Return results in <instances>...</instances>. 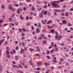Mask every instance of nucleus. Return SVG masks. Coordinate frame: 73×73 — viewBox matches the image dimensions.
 Instances as JSON below:
<instances>
[{"mask_svg":"<svg viewBox=\"0 0 73 73\" xmlns=\"http://www.w3.org/2000/svg\"><path fill=\"white\" fill-rule=\"evenodd\" d=\"M60 61L61 62H62L64 61V58H60Z\"/></svg>","mask_w":73,"mask_h":73,"instance_id":"nucleus-7","label":"nucleus"},{"mask_svg":"<svg viewBox=\"0 0 73 73\" xmlns=\"http://www.w3.org/2000/svg\"><path fill=\"white\" fill-rule=\"evenodd\" d=\"M8 44L7 41H6L5 42V45H7Z\"/></svg>","mask_w":73,"mask_h":73,"instance_id":"nucleus-33","label":"nucleus"},{"mask_svg":"<svg viewBox=\"0 0 73 73\" xmlns=\"http://www.w3.org/2000/svg\"><path fill=\"white\" fill-rule=\"evenodd\" d=\"M66 16H68V12H66Z\"/></svg>","mask_w":73,"mask_h":73,"instance_id":"nucleus-38","label":"nucleus"},{"mask_svg":"<svg viewBox=\"0 0 73 73\" xmlns=\"http://www.w3.org/2000/svg\"><path fill=\"white\" fill-rule=\"evenodd\" d=\"M42 42L44 44H46V43L47 42V41L46 40H43Z\"/></svg>","mask_w":73,"mask_h":73,"instance_id":"nucleus-5","label":"nucleus"},{"mask_svg":"<svg viewBox=\"0 0 73 73\" xmlns=\"http://www.w3.org/2000/svg\"><path fill=\"white\" fill-rule=\"evenodd\" d=\"M17 12L18 14H20V11L18 9L17 10Z\"/></svg>","mask_w":73,"mask_h":73,"instance_id":"nucleus-30","label":"nucleus"},{"mask_svg":"<svg viewBox=\"0 0 73 73\" xmlns=\"http://www.w3.org/2000/svg\"><path fill=\"white\" fill-rule=\"evenodd\" d=\"M19 31L21 32L22 31H21V29H19Z\"/></svg>","mask_w":73,"mask_h":73,"instance_id":"nucleus-51","label":"nucleus"},{"mask_svg":"<svg viewBox=\"0 0 73 73\" xmlns=\"http://www.w3.org/2000/svg\"><path fill=\"white\" fill-rule=\"evenodd\" d=\"M39 16L41 18H42V13H40V14H39Z\"/></svg>","mask_w":73,"mask_h":73,"instance_id":"nucleus-9","label":"nucleus"},{"mask_svg":"<svg viewBox=\"0 0 73 73\" xmlns=\"http://www.w3.org/2000/svg\"><path fill=\"white\" fill-rule=\"evenodd\" d=\"M22 31H23L24 32H25V29L24 28H23L22 29Z\"/></svg>","mask_w":73,"mask_h":73,"instance_id":"nucleus-21","label":"nucleus"},{"mask_svg":"<svg viewBox=\"0 0 73 73\" xmlns=\"http://www.w3.org/2000/svg\"><path fill=\"white\" fill-rule=\"evenodd\" d=\"M55 11H56V12H60V11L59 10L55 9Z\"/></svg>","mask_w":73,"mask_h":73,"instance_id":"nucleus-14","label":"nucleus"},{"mask_svg":"<svg viewBox=\"0 0 73 73\" xmlns=\"http://www.w3.org/2000/svg\"><path fill=\"white\" fill-rule=\"evenodd\" d=\"M15 24H16V25H19V23H18L17 22L15 23Z\"/></svg>","mask_w":73,"mask_h":73,"instance_id":"nucleus-64","label":"nucleus"},{"mask_svg":"<svg viewBox=\"0 0 73 73\" xmlns=\"http://www.w3.org/2000/svg\"><path fill=\"white\" fill-rule=\"evenodd\" d=\"M30 24V22H27V26H28Z\"/></svg>","mask_w":73,"mask_h":73,"instance_id":"nucleus-10","label":"nucleus"},{"mask_svg":"<svg viewBox=\"0 0 73 73\" xmlns=\"http://www.w3.org/2000/svg\"><path fill=\"white\" fill-rule=\"evenodd\" d=\"M53 62H57V61L56 60H53Z\"/></svg>","mask_w":73,"mask_h":73,"instance_id":"nucleus-42","label":"nucleus"},{"mask_svg":"<svg viewBox=\"0 0 73 73\" xmlns=\"http://www.w3.org/2000/svg\"><path fill=\"white\" fill-rule=\"evenodd\" d=\"M13 66L14 67V68H16V66H17L15 65H13Z\"/></svg>","mask_w":73,"mask_h":73,"instance_id":"nucleus-49","label":"nucleus"},{"mask_svg":"<svg viewBox=\"0 0 73 73\" xmlns=\"http://www.w3.org/2000/svg\"><path fill=\"white\" fill-rule=\"evenodd\" d=\"M38 27L40 28L41 27V24L40 23H38Z\"/></svg>","mask_w":73,"mask_h":73,"instance_id":"nucleus-37","label":"nucleus"},{"mask_svg":"<svg viewBox=\"0 0 73 73\" xmlns=\"http://www.w3.org/2000/svg\"><path fill=\"white\" fill-rule=\"evenodd\" d=\"M45 12H44V15H46V13H47V12H46V11H45Z\"/></svg>","mask_w":73,"mask_h":73,"instance_id":"nucleus-31","label":"nucleus"},{"mask_svg":"<svg viewBox=\"0 0 73 73\" xmlns=\"http://www.w3.org/2000/svg\"><path fill=\"white\" fill-rule=\"evenodd\" d=\"M26 1L27 3H29V2H31V0H26Z\"/></svg>","mask_w":73,"mask_h":73,"instance_id":"nucleus-39","label":"nucleus"},{"mask_svg":"<svg viewBox=\"0 0 73 73\" xmlns=\"http://www.w3.org/2000/svg\"><path fill=\"white\" fill-rule=\"evenodd\" d=\"M41 39H42L41 37H39L38 38V40H41Z\"/></svg>","mask_w":73,"mask_h":73,"instance_id":"nucleus-17","label":"nucleus"},{"mask_svg":"<svg viewBox=\"0 0 73 73\" xmlns=\"http://www.w3.org/2000/svg\"><path fill=\"white\" fill-rule=\"evenodd\" d=\"M21 35L22 36H25V33H22Z\"/></svg>","mask_w":73,"mask_h":73,"instance_id":"nucleus-43","label":"nucleus"},{"mask_svg":"<svg viewBox=\"0 0 73 73\" xmlns=\"http://www.w3.org/2000/svg\"><path fill=\"white\" fill-rule=\"evenodd\" d=\"M56 35H55V38L57 39V36H58V35H57V33H56Z\"/></svg>","mask_w":73,"mask_h":73,"instance_id":"nucleus-27","label":"nucleus"},{"mask_svg":"<svg viewBox=\"0 0 73 73\" xmlns=\"http://www.w3.org/2000/svg\"><path fill=\"white\" fill-rule=\"evenodd\" d=\"M19 57V56H15V59L16 60H17V58H18Z\"/></svg>","mask_w":73,"mask_h":73,"instance_id":"nucleus-19","label":"nucleus"},{"mask_svg":"<svg viewBox=\"0 0 73 73\" xmlns=\"http://www.w3.org/2000/svg\"><path fill=\"white\" fill-rule=\"evenodd\" d=\"M32 29V30H34V27L32 26L31 27Z\"/></svg>","mask_w":73,"mask_h":73,"instance_id":"nucleus-53","label":"nucleus"},{"mask_svg":"<svg viewBox=\"0 0 73 73\" xmlns=\"http://www.w3.org/2000/svg\"><path fill=\"white\" fill-rule=\"evenodd\" d=\"M52 21L51 20L50 21H48L47 23V24H49L50 23H52Z\"/></svg>","mask_w":73,"mask_h":73,"instance_id":"nucleus-8","label":"nucleus"},{"mask_svg":"<svg viewBox=\"0 0 73 73\" xmlns=\"http://www.w3.org/2000/svg\"><path fill=\"white\" fill-rule=\"evenodd\" d=\"M29 18V17H28V16L26 17V19L27 20H28Z\"/></svg>","mask_w":73,"mask_h":73,"instance_id":"nucleus-48","label":"nucleus"},{"mask_svg":"<svg viewBox=\"0 0 73 73\" xmlns=\"http://www.w3.org/2000/svg\"><path fill=\"white\" fill-rule=\"evenodd\" d=\"M70 32H71V31H70V30H68L67 31V32L68 33Z\"/></svg>","mask_w":73,"mask_h":73,"instance_id":"nucleus-41","label":"nucleus"},{"mask_svg":"<svg viewBox=\"0 0 73 73\" xmlns=\"http://www.w3.org/2000/svg\"><path fill=\"white\" fill-rule=\"evenodd\" d=\"M9 50V46H7L6 47V50Z\"/></svg>","mask_w":73,"mask_h":73,"instance_id":"nucleus-16","label":"nucleus"},{"mask_svg":"<svg viewBox=\"0 0 73 73\" xmlns=\"http://www.w3.org/2000/svg\"><path fill=\"white\" fill-rule=\"evenodd\" d=\"M24 50L25 51H27V47H25L24 48Z\"/></svg>","mask_w":73,"mask_h":73,"instance_id":"nucleus-56","label":"nucleus"},{"mask_svg":"<svg viewBox=\"0 0 73 73\" xmlns=\"http://www.w3.org/2000/svg\"><path fill=\"white\" fill-rule=\"evenodd\" d=\"M13 53H15V50H13Z\"/></svg>","mask_w":73,"mask_h":73,"instance_id":"nucleus-47","label":"nucleus"},{"mask_svg":"<svg viewBox=\"0 0 73 73\" xmlns=\"http://www.w3.org/2000/svg\"><path fill=\"white\" fill-rule=\"evenodd\" d=\"M36 32L37 33H39V32H40V31H39V29H36Z\"/></svg>","mask_w":73,"mask_h":73,"instance_id":"nucleus-12","label":"nucleus"},{"mask_svg":"<svg viewBox=\"0 0 73 73\" xmlns=\"http://www.w3.org/2000/svg\"><path fill=\"white\" fill-rule=\"evenodd\" d=\"M44 8H47V6L46 5H45L44 6Z\"/></svg>","mask_w":73,"mask_h":73,"instance_id":"nucleus-46","label":"nucleus"},{"mask_svg":"<svg viewBox=\"0 0 73 73\" xmlns=\"http://www.w3.org/2000/svg\"><path fill=\"white\" fill-rule=\"evenodd\" d=\"M0 70L1 71L2 70V66H0Z\"/></svg>","mask_w":73,"mask_h":73,"instance_id":"nucleus-25","label":"nucleus"},{"mask_svg":"<svg viewBox=\"0 0 73 73\" xmlns=\"http://www.w3.org/2000/svg\"><path fill=\"white\" fill-rule=\"evenodd\" d=\"M26 8L25 7H24L23 8V10H24V11H26Z\"/></svg>","mask_w":73,"mask_h":73,"instance_id":"nucleus-55","label":"nucleus"},{"mask_svg":"<svg viewBox=\"0 0 73 73\" xmlns=\"http://www.w3.org/2000/svg\"><path fill=\"white\" fill-rule=\"evenodd\" d=\"M9 20L10 21H12V19L11 18H10L9 19Z\"/></svg>","mask_w":73,"mask_h":73,"instance_id":"nucleus-59","label":"nucleus"},{"mask_svg":"<svg viewBox=\"0 0 73 73\" xmlns=\"http://www.w3.org/2000/svg\"><path fill=\"white\" fill-rule=\"evenodd\" d=\"M34 25L35 26H36V27H37V24L36 23H35V24H34Z\"/></svg>","mask_w":73,"mask_h":73,"instance_id":"nucleus-57","label":"nucleus"},{"mask_svg":"<svg viewBox=\"0 0 73 73\" xmlns=\"http://www.w3.org/2000/svg\"><path fill=\"white\" fill-rule=\"evenodd\" d=\"M36 69L37 70H39V71H40V68H37Z\"/></svg>","mask_w":73,"mask_h":73,"instance_id":"nucleus-32","label":"nucleus"},{"mask_svg":"<svg viewBox=\"0 0 73 73\" xmlns=\"http://www.w3.org/2000/svg\"><path fill=\"white\" fill-rule=\"evenodd\" d=\"M68 25L69 26V27H70V26L72 25L70 23H68Z\"/></svg>","mask_w":73,"mask_h":73,"instance_id":"nucleus-28","label":"nucleus"},{"mask_svg":"<svg viewBox=\"0 0 73 73\" xmlns=\"http://www.w3.org/2000/svg\"><path fill=\"white\" fill-rule=\"evenodd\" d=\"M42 69L43 71H44V70H45V68H42Z\"/></svg>","mask_w":73,"mask_h":73,"instance_id":"nucleus-60","label":"nucleus"},{"mask_svg":"<svg viewBox=\"0 0 73 73\" xmlns=\"http://www.w3.org/2000/svg\"><path fill=\"white\" fill-rule=\"evenodd\" d=\"M61 46H64V43H61Z\"/></svg>","mask_w":73,"mask_h":73,"instance_id":"nucleus-34","label":"nucleus"},{"mask_svg":"<svg viewBox=\"0 0 73 73\" xmlns=\"http://www.w3.org/2000/svg\"><path fill=\"white\" fill-rule=\"evenodd\" d=\"M47 58H48V59H50V56H47Z\"/></svg>","mask_w":73,"mask_h":73,"instance_id":"nucleus-50","label":"nucleus"},{"mask_svg":"<svg viewBox=\"0 0 73 73\" xmlns=\"http://www.w3.org/2000/svg\"><path fill=\"white\" fill-rule=\"evenodd\" d=\"M18 10L19 11H23V9H21L19 8Z\"/></svg>","mask_w":73,"mask_h":73,"instance_id":"nucleus-26","label":"nucleus"},{"mask_svg":"<svg viewBox=\"0 0 73 73\" xmlns=\"http://www.w3.org/2000/svg\"><path fill=\"white\" fill-rule=\"evenodd\" d=\"M50 4L55 8H58L59 7V5H58V4L54 2H51L50 3Z\"/></svg>","mask_w":73,"mask_h":73,"instance_id":"nucleus-1","label":"nucleus"},{"mask_svg":"<svg viewBox=\"0 0 73 73\" xmlns=\"http://www.w3.org/2000/svg\"><path fill=\"white\" fill-rule=\"evenodd\" d=\"M24 49L23 48H21V52H24Z\"/></svg>","mask_w":73,"mask_h":73,"instance_id":"nucleus-29","label":"nucleus"},{"mask_svg":"<svg viewBox=\"0 0 73 73\" xmlns=\"http://www.w3.org/2000/svg\"><path fill=\"white\" fill-rule=\"evenodd\" d=\"M51 31L52 33H54V29H52L51 30Z\"/></svg>","mask_w":73,"mask_h":73,"instance_id":"nucleus-23","label":"nucleus"},{"mask_svg":"<svg viewBox=\"0 0 73 73\" xmlns=\"http://www.w3.org/2000/svg\"><path fill=\"white\" fill-rule=\"evenodd\" d=\"M18 72H19V73H23V72L21 71L20 70H18Z\"/></svg>","mask_w":73,"mask_h":73,"instance_id":"nucleus-18","label":"nucleus"},{"mask_svg":"<svg viewBox=\"0 0 73 73\" xmlns=\"http://www.w3.org/2000/svg\"><path fill=\"white\" fill-rule=\"evenodd\" d=\"M16 68H18V69H19V68H20V67H19V66H16Z\"/></svg>","mask_w":73,"mask_h":73,"instance_id":"nucleus-58","label":"nucleus"},{"mask_svg":"<svg viewBox=\"0 0 73 73\" xmlns=\"http://www.w3.org/2000/svg\"><path fill=\"white\" fill-rule=\"evenodd\" d=\"M36 73H40V71L38 72V71H36Z\"/></svg>","mask_w":73,"mask_h":73,"instance_id":"nucleus-62","label":"nucleus"},{"mask_svg":"<svg viewBox=\"0 0 73 73\" xmlns=\"http://www.w3.org/2000/svg\"><path fill=\"white\" fill-rule=\"evenodd\" d=\"M30 50L31 51V52H33V49H31Z\"/></svg>","mask_w":73,"mask_h":73,"instance_id":"nucleus-63","label":"nucleus"},{"mask_svg":"<svg viewBox=\"0 0 73 73\" xmlns=\"http://www.w3.org/2000/svg\"><path fill=\"white\" fill-rule=\"evenodd\" d=\"M9 9H11V11H15V9H14L13 8H12V7H9Z\"/></svg>","mask_w":73,"mask_h":73,"instance_id":"nucleus-4","label":"nucleus"},{"mask_svg":"<svg viewBox=\"0 0 73 73\" xmlns=\"http://www.w3.org/2000/svg\"><path fill=\"white\" fill-rule=\"evenodd\" d=\"M41 22L43 24H45V22L43 20Z\"/></svg>","mask_w":73,"mask_h":73,"instance_id":"nucleus-20","label":"nucleus"},{"mask_svg":"<svg viewBox=\"0 0 73 73\" xmlns=\"http://www.w3.org/2000/svg\"><path fill=\"white\" fill-rule=\"evenodd\" d=\"M65 10L64 9H61V11L62 12H65Z\"/></svg>","mask_w":73,"mask_h":73,"instance_id":"nucleus-35","label":"nucleus"},{"mask_svg":"<svg viewBox=\"0 0 73 73\" xmlns=\"http://www.w3.org/2000/svg\"><path fill=\"white\" fill-rule=\"evenodd\" d=\"M47 53L48 54H50V53H49V51L48 50L47 52Z\"/></svg>","mask_w":73,"mask_h":73,"instance_id":"nucleus-44","label":"nucleus"},{"mask_svg":"<svg viewBox=\"0 0 73 73\" xmlns=\"http://www.w3.org/2000/svg\"><path fill=\"white\" fill-rule=\"evenodd\" d=\"M4 41H5V39H3L1 40V42H0V46H1V45L2 44L3 42H4Z\"/></svg>","mask_w":73,"mask_h":73,"instance_id":"nucleus-2","label":"nucleus"},{"mask_svg":"<svg viewBox=\"0 0 73 73\" xmlns=\"http://www.w3.org/2000/svg\"><path fill=\"white\" fill-rule=\"evenodd\" d=\"M6 53H7V54H9V52L8 50H6Z\"/></svg>","mask_w":73,"mask_h":73,"instance_id":"nucleus-11","label":"nucleus"},{"mask_svg":"<svg viewBox=\"0 0 73 73\" xmlns=\"http://www.w3.org/2000/svg\"><path fill=\"white\" fill-rule=\"evenodd\" d=\"M35 9L34 7H32L31 8V10H32V11H35Z\"/></svg>","mask_w":73,"mask_h":73,"instance_id":"nucleus-40","label":"nucleus"},{"mask_svg":"<svg viewBox=\"0 0 73 73\" xmlns=\"http://www.w3.org/2000/svg\"><path fill=\"white\" fill-rule=\"evenodd\" d=\"M60 2H63V1H64V0H60Z\"/></svg>","mask_w":73,"mask_h":73,"instance_id":"nucleus-61","label":"nucleus"},{"mask_svg":"<svg viewBox=\"0 0 73 73\" xmlns=\"http://www.w3.org/2000/svg\"><path fill=\"white\" fill-rule=\"evenodd\" d=\"M7 56L8 58H9L10 56H9V54H7Z\"/></svg>","mask_w":73,"mask_h":73,"instance_id":"nucleus-36","label":"nucleus"},{"mask_svg":"<svg viewBox=\"0 0 73 73\" xmlns=\"http://www.w3.org/2000/svg\"><path fill=\"white\" fill-rule=\"evenodd\" d=\"M62 37V36L61 35H59L58 36V40H60V39H61V38Z\"/></svg>","mask_w":73,"mask_h":73,"instance_id":"nucleus-6","label":"nucleus"},{"mask_svg":"<svg viewBox=\"0 0 73 73\" xmlns=\"http://www.w3.org/2000/svg\"><path fill=\"white\" fill-rule=\"evenodd\" d=\"M62 21L63 24H66V20H63Z\"/></svg>","mask_w":73,"mask_h":73,"instance_id":"nucleus-3","label":"nucleus"},{"mask_svg":"<svg viewBox=\"0 0 73 73\" xmlns=\"http://www.w3.org/2000/svg\"><path fill=\"white\" fill-rule=\"evenodd\" d=\"M2 21H3V19L0 20V24H1L2 23Z\"/></svg>","mask_w":73,"mask_h":73,"instance_id":"nucleus-52","label":"nucleus"},{"mask_svg":"<svg viewBox=\"0 0 73 73\" xmlns=\"http://www.w3.org/2000/svg\"><path fill=\"white\" fill-rule=\"evenodd\" d=\"M54 2L56 3H60V1H55Z\"/></svg>","mask_w":73,"mask_h":73,"instance_id":"nucleus-13","label":"nucleus"},{"mask_svg":"<svg viewBox=\"0 0 73 73\" xmlns=\"http://www.w3.org/2000/svg\"><path fill=\"white\" fill-rule=\"evenodd\" d=\"M44 3L45 4H47V1H44Z\"/></svg>","mask_w":73,"mask_h":73,"instance_id":"nucleus-54","label":"nucleus"},{"mask_svg":"<svg viewBox=\"0 0 73 73\" xmlns=\"http://www.w3.org/2000/svg\"><path fill=\"white\" fill-rule=\"evenodd\" d=\"M1 8L2 9H3V8H4V5H2L1 6Z\"/></svg>","mask_w":73,"mask_h":73,"instance_id":"nucleus-15","label":"nucleus"},{"mask_svg":"<svg viewBox=\"0 0 73 73\" xmlns=\"http://www.w3.org/2000/svg\"><path fill=\"white\" fill-rule=\"evenodd\" d=\"M51 46H53V47H54V43H53V42H51Z\"/></svg>","mask_w":73,"mask_h":73,"instance_id":"nucleus-24","label":"nucleus"},{"mask_svg":"<svg viewBox=\"0 0 73 73\" xmlns=\"http://www.w3.org/2000/svg\"><path fill=\"white\" fill-rule=\"evenodd\" d=\"M8 25V24H7V23H6V24H5L3 25V27H5V26H6V25Z\"/></svg>","mask_w":73,"mask_h":73,"instance_id":"nucleus-45","label":"nucleus"},{"mask_svg":"<svg viewBox=\"0 0 73 73\" xmlns=\"http://www.w3.org/2000/svg\"><path fill=\"white\" fill-rule=\"evenodd\" d=\"M55 50H56V52H58V48H55Z\"/></svg>","mask_w":73,"mask_h":73,"instance_id":"nucleus-22","label":"nucleus"}]
</instances>
